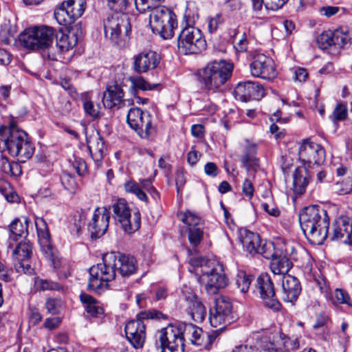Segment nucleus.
Here are the masks:
<instances>
[{
  "mask_svg": "<svg viewBox=\"0 0 352 352\" xmlns=\"http://www.w3.org/2000/svg\"><path fill=\"white\" fill-rule=\"evenodd\" d=\"M137 270L138 263L134 256L119 252L106 253L102 256V263L89 268L87 287L100 294L108 288V283L116 278L117 273L129 277Z\"/></svg>",
  "mask_w": 352,
  "mask_h": 352,
  "instance_id": "1",
  "label": "nucleus"
},
{
  "mask_svg": "<svg viewBox=\"0 0 352 352\" xmlns=\"http://www.w3.org/2000/svg\"><path fill=\"white\" fill-rule=\"evenodd\" d=\"M302 230L310 243L322 245L329 236V217L327 211L318 205H310L299 214Z\"/></svg>",
  "mask_w": 352,
  "mask_h": 352,
  "instance_id": "2",
  "label": "nucleus"
},
{
  "mask_svg": "<svg viewBox=\"0 0 352 352\" xmlns=\"http://www.w3.org/2000/svg\"><path fill=\"white\" fill-rule=\"evenodd\" d=\"M6 151L12 156L18 157L21 162L30 159L34 152L28 133L19 129L14 121L8 126H0V151Z\"/></svg>",
  "mask_w": 352,
  "mask_h": 352,
  "instance_id": "3",
  "label": "nucleus"
},
{
  "mask_svg": "<svg viewBox=\"0 0 352 352\" xmlns=\"http://www.w3.org/2000/svg\"><path fill=\"white\" fill-rule=\"evenodd\" d=\"M234 65L225 60H212L197 73L201 88L208 94L222 92L230 79Z\"/></svg>",
  "mask_w": 352,
  "mask_h": 352,
  "instance_id": "4",
  "label": "nucleus"
},
{
  "mask_svg": "<svg viewBox=\"0 0 352 352\" xmlns=\"http://www.w3.org/2000/svg\"><path fill=\"white\" fill-rule=\"evenodd\" d=\"M190 263L197 270L200 268L198 281L208 294H215L228 285V279L223 272V265L219 262L198 257L192 258Z\"/></svg>",
  "mask_w": 352,
  "mask_h": 352,
  "instance_id": "5",
  "label": "nucleus"
},
{
  "mask_svg": "<svg viewBox=\"0 0 352 352\" xmlns=\"http://www.w3.org/2000/svg\"><path fill=\"white\" fill-rule=\"evenodd\" d=\"M184 19L187 26L183 28L179 35L178 49L184 54H198L205 50L206 41L201 31L192 25L199 19L197 10H191L190 8L188 7Z\"/></svg>",
  "mask_w": 352,
  "mask_h": 352,
  "instance_id": "6",
  "label": "nucleus"
},
{
  "mask_svg": "<svg viewBox=\"0 0 352 352\" xmlns=\"http://www.w3.org/2000/svg\"><path fill=\"white\" fill-rule=\"evenodd\" d=\"M104 34L112 43L124 47L129 40L131 27L126 13H113L103 21Z\"/></svg>",
  "mask_w": 352,
  "mask_h": 352,
  "instance_id": "7",
  "label": "nucleus"
},
{
  "mask_svg": "<svg viewBox=\"0 0 352 352\" xmlns=\"http://www.w3.org/2000/svg\"><path fill=\"white\" fill-rule=\"evenodd\" d=\"M149 26L154 34L164 39L171 38L177 26L176 15L165 6L155 8L150 14Z\"/></svg>",
  "mask_w": 352,
  "mask_h": 352,
  "instance_id": "8",
  "label": "nucleus"
},
{
  "mask_svg": "<svg viewBox=\"0 0 352 352\" xmlns=\"http://www.w3.org/2000/svg\"><path fill=\"white\" fill-rule=\"evenodd\" d=\"M55 31L47 26L32 27L25 29L19 36L21 45L32 50L49 47L52 43Z\"/></svg>",
  "mask_w": 352,
  "mask_h": 352,
  "instance_id": "9",
  "label": "nucleus"
},
{
  "mask_svg": "<svg viewBox=\"0 0 352 352\" xmlns=\"http://www.w3.org/2000/svg\"><path fill=\"white\" fill-rule=\"evenodd\" d=\"M139 319L128 322L125 326V333L128 341L135 349L143 347L146 340V326L143 319L166 318V316L155 309L141 312Z\"/></svg>",
  "mask_w": 352,
  "mask_h": 352,
  "instance_id": "10",
  "label": "nucleus"
},
{
  "mask_svg": "<svg viewBox=\"0 0 352 352\" xmlns=\"http://www.w3.org/2000/svg\"><path fill=\"white\" fill-rule=\"evenodd\" d=\"M126 121L129 126L142 138L148 139L156 133L153 116L147 111L138 107L131 108L128 112Z\"/></svg>",
  "mask_w": 352,
  "mask_h": 352,
  "instance_id": "11",
  "label": "nucleus"
},
{
  "mask_svg": "<svg viewBox=\"0 0 352 352\" xmlns=\"http://www.w3.org/2000/svg\"><path fill=\"white\" fill-rule=\"evenodd\" d=\"M156 344L162 352H184V341L177 323L162 328L156 333Z\"/></svg>",
  "mask_w": 352,
  "mask_h": 352,
  "instance_id": "12",
  "label": "nucleus"
},
{
  "mask_svg": "<svg viewBox=\"0 0 352 352\" xmlns=\"http://www.w3.org/2000/svg\"><path fill=\"white\" fill-rule=\"evenodd\" d=\"M85 8L86 0H66L55 9L54 17L61 25H76V20L83 14Z\"/></svg>",
  "mask_w": 352,
  "mask_h": 352,
  "instance_id": "13",
  "label": "nucleus"
},
{
  "mask_svg": "<svg viewBox=\"0 0 352 352\" xmlns=\"http://www.w3.org/2000/svg\"><path fill=\"white\" fill-rule=\"evenodd\" d=\"M113 217L120 223L123 230L126 233H132L138 230L141 225V215L139 211L133 213L131 221V212L127 201L124 199H118L111 206Z\"/></svg>",
  "mask_w": 352,
  "mask_h": 352,
  "instance_id": "14",
  "label": "nucleus"
},
{
  "mask_svg": "<svg viewBox=\"0 0 352 352\" xmlns=\"http://www.w3.org/2000/svg\"><path fill=\"white\" fill-rule=\"evenodd\" d=\"M232 309V304L229 298L224 296L218 298L216 300L214 311L211 312L209 317L211 326L219 327V329L221 330L233 322L235 315Z\"/></svg>",
  "mask_w": 352,
  "mask_h": 352,
  "instance_id": "15",
  "label": "nucleus"
},
{
  "mask_svg": "<svg viewBox=\"0 0 352 352\" xmlns=\"http://www.w3.org/2000/svg\"><path fill=\"white\" fill-rule=\"evenodd\" d=\"M255 292L259 294L266 307L274 311L280 309L281 304L276 298L274 283L267 274H262L257 278Z\"/></svg>",
  "mask_w": 352,
  "mask_h": 352,
  "instance_id": "16",
  "label": "nucleus"
},
{
  "mask_svg": "<svg viewBox=\"0 0 352 352\" xmlns=\"http://www.w3.org/2000/svg\"><path fill=\"white\" fill-rule=\"evenodd\" d=\"M250 68L252 76L265 80H272L277 76L274 61L263 54L254 56Z\"/></svg>",
  "mask_w": 352,
  "mask_h": 352,
  "instance_id": "17",
  "label": "nucleus"
},
{
  "mask_svg": "<svg viewBox=\"0 0 352 352\" xmlns=\"http://www.w3.org/2000/svg\"><path fill=\"white\" fill-rule=\"evenodd\" d=\"M299 159L303 164H322L325 160V151L324 148L308 140L303 141L298 151Z\"/></svg>",
  "mask_w": 352,
  "mask_h": 352,
  "instance_id": "18",
  "label": "nucleus"
},
{
  "mask_svg": "<svg viewBox=\"0 0 352 352\" xmlns=\"http://www.w3.org/2000/svg\"><path fill=\"white\" fill-rule=\"evenodd\" d=\"M327 239L331 241L352 244V219L346 216L336 219L332 224V230L329 232Z\"/></svg>",
  "mask_w": 352,
  "mask_h": 352,
  "instance_id": "19",
  "label": "nucleus"
},
{
  "mask_svg": "<svg viewBox=\"0 0 352 352\" xmlns=\"http://www.w3.org/2000/svg\"><path fill=\"white\" fill-rule=\"evenodd\" d=\"M183 309L189 317L196 322L204 321L206 309L201 299L193 292L184 291Z\"/></svg>",
  "mask_w": 352,
  "mask_h": 352,
  "instance_id": "20",
  "label": "nucleus"
},
{
  "mask_svg": "<svg viewBox=\"0 0 352 352\" xmlns=\"http://www.w3.org/2000/svg\"><path fill=\"white\" fill-rule=\"evenodd\" d=\"M32 247L29 241L19 243L12 252L13 259L15 261L14 267L19 272L31 274L33 269L29 264V259L32 253Z\"/></svg>",
  "mask_w": 352,
  "mask_h": 352,
  "instance_id": "21",
  "label": "nucleus"
},
{
  "mask_svg": "<svg viewBox=\"0 0 352 352\" xmlns=\"http://www.w3.org/2000/svg\"><path fill=\"white\" fill-rule=\"evenodd\" d=\"M235 98L242 102L260 100L265 95L263 87L256 82L247 81L239 82L234 90Z\"/></svg>",
  "mask_w": 352,
  "mask_h": 352,
  "instance_id": "22",
  "label": "nucleus"
},
{
  "mask_svg": "<svg viewBox=\"0 0 352 352\" xmlns=\"http://www.w3.org/2000/svg\"><path fill=\"white\" fill-rule=\"evenodd\" d=\"M110 212L109 209L99 208L94 211L91 222L89 223V229L92 237L100 238L105 234L109 227Z\"/></svg>",
  "mask_w": 352,
  "mask_h": 352,
  "instance_id": "23",
  "label": "nucleus"
},
{
  "mask_svg": "<svg viewBox=\"0 0 352 352\" xmlns=\"http://www.w3.org/2000/svg\"><path fill=\"white\" fill-rule=\"evenodd\" d=\"M68 33L62 34L56 41V46L61 52L72 50L78 43V41L83 35V29L80 23L76 25H67Z\"/></svg>",
  "mask_w": 352,
  "mask_h": 352,
  "instance_id": "24",
  "label": "nucleus"
},
{
  "mask_svg": "<svg viewBox=\"0 0 352 352\" xmlns=\"http://www.w3.org/2000/svg\"><path fill=\"white\" fill-rule=\"evenodd\" d=\"M160 56L154 51L143 52L134 57L133 68L138 73H144L157 67Z\"/></svg>",
  "mask_w": 352,
  "mask_h": 352,
  "instance_id": "25",
  "label": "nucleus"
},
{
  "mask_svg": "<svg viewBox=\"0 0 352 352\" xmlns=\"http://www.w3.org/2000/svg\"><path fill=\"white\" fill-rule=\"evenodd\" d=\"M281 295L285 302L294 303L301 292V285L298 279L291 275H285L282 278Z\"/></svg>",
  "mask_w": 352,
  "mask_h": 352,
  "instance_id": "26",
  "label": "nucleus"
},
{
  "mask_svg": "<svg viewBox=\"0 0 352 352\" xmlns=\"http://www.w3.org/2000/svg\"><path fill=\"white\" fill-rule=\"evenodd\" d=\"M177 325L184 342L188 340L197 346H201L204 344L205 333L201 328L191 323L182 322H178Z\"/></svg>",
  "mask_w": 352,
  "mask_h": 352,
  "instance_id": "27",
  "label": "nucleus"
},
{
  "mask_svg": "<svg viewBox=\"0 0 352 352\" xmlns=\"http://www.w3.org/2000/svg\"><path fill=\"white\" fill-rule=\"evenodd\" d=\"M79 298L84 309L89 317L100 318L104 315V309L102 305L95 298L85 292H82Z\"/></svg>",
  "mask_w": 352,
  "mask_h": 352,
  "instance_id": "28",
  "label": "nucleus"
},
{
  "mask_svg": "<svg viewBox=\"0 0 352 352\" xmlns=\"http://www.w3.org/2000/svg\"><path fill=\"white\" fill-rule=\"evenodd\" d=\"M88 148L96 165L100 167L105 155V145L103 138L98 133L87 140Z\"/></svg>",
  "mask_w": 352,
  "mask_h": 352,
  "instance_id": "29",
  "label": "nucleus"
},
{
  "mask_svg": "<svg viewBox=\"0 0 352 352\" xmlns=\"http://www.w3.org/2000/svg\"><path fill=\"white\" fill-rule=\"evenodd\" d=\"M333 32L336 54L342 49L348 48L352 44V32L347 27H340Z\"/></svg>",
  "mask_w": 352,
  "mask_h": 352,
  "instance_id": "30",
  "label": "nucleus"
},
{
  "mask_svg": "<svg viewBox=\"0 0 352 352\" xmlns=\"http://www.w3.org/2000/svg\"><path fill=\"white\" fill-rule=\"evenodd\" d=\"M30 220L26 217L21 219H15L9 225V239L16 241L21 237H26L28 234V225Z\"/></svg>",
  "mask_w": 352,
  "mask_h": 352,
  "instance_id": "31",
  "label": "nucleus"
},
{
  "mask_svg": "<svg viewBox=\"0 0 352 352\" xmlns=\"http://www.w3.org/2000/svg\"><path fill=\"white\" fill-rule=\"evenodd\" d=\"M239 240L243 249L252 255L256 254L257 250L262 241L257 233L247 230L240 232Z\"/></svg>",
  "mask_w": 352,
  "mask_h": 352,
  "instance_id": "32",
  "label": "nucleus"
},
{
  "mask_svg": "<svg viewBox=\"0 0 352 352\" xmlns=\"http://www.w3.org/2000/svg\"><path fill=\"white\" fill-rule=\"evenodd\" d=\"M311 178L310 173L303 167L297 168L293 175V187L295 193L302 195L309 183Z\"/></svg>",
  "mask_w": 352,
  "mask_h": 352,
  "instance_id": "33",
  "label": "nucleus"
},
{
  "mask_svg": "<svg viewBox=\"0 0 352 352\" xmlns=\"http://www.w3.org/2000/svg\"><path fill=\"white\" fill-rule=\"evenodd\" d=\"M270 260V269L274 275H288V272L293 266L292 263L283 254L282 250Z\"/></svg>",
  "mask_w": 352,
  "mask_h": 352,
  "instance_id": "34",
  "label": "nucleus"
},
{
  "mask_svg": "<svg viewBox=\"0 0 352 352\" xmlns=\"http://www.w3.org/2000/svg\"><path fill=\"white\" fill-rule=\"evenodd\" d=\"M124 97L122 88L118 85L109 86L104 93L102 102L105 107L111 109L118 104Z\"/></svg>",
  "mask_w": 352,
  "mask_h": 352,
  "instance_id": "35",
  "label": "nucleus"
},
{
  "mask_svg": "<svg viewBox=\"0 0 352 352\" xmlns=\"http://www.w3.org/2000/svg\"><path fill=\"white\" fill-rule=\"evenodd\" d=\"M246 142L245 153L241 159V162L248 171H250V169L252 168L255 172L254 167L258 166V160L255 156L257 146L254 143H250L248 140Z\"/></svg>",
  "mask_w": 352,
  "mask_h": 352,
  "instance_id": "36",
  "label": "nucleus"
},
{
  "mask_svg": "<svg viewBox=\"0 0 352 352\" xmlns=\"http://www.w3.org/2000/svg\"><path fill=\"white\" fill-rule=\"evenodd\" d=\"M316 43L319 48L323 50H329L330 53L334 52L333 32L331 30L324 31L316 38Z\"/></svg>",
  "mask_w": 352,
  "mask_h": 352,
  "instance_id": "37",
  "label": "nucleus"
},
{
  "mask_svg": "<svg viewBox=\"0 0 352 352\" xmlns=\"http://www.w3.org/2000/svg\"><path fill=\"white\" fill-rule=\"evenodd\" d=\"M256 254L262 255L266 259H272L278 255L281 251L280 249L276 247L275 244L272 241H261L258 247Z\"/></svg>",
  "mask_w": 352,
  "mask_h": 352,
  "instance_id": "38",
  "label": "nucleus"
},
{
  "mask_svg": "<svg viewBox=\"0 0 352 352\" xmlns=\"http://www.w3.org/2000/svg\"><path fill=\"white\" fill-rule=\"evenodd\" d=\"M35 226L39 240L48 244L50 240V234L46 221L42 217H36Z\"/></svg>",
  "mask_w": 352,
  "mask_h": 352,
  "instance_id": "39",
  "label": "nucleus"
},
{
  "mask_svg": "<svg viewBox=\"0 0 352 352\" xmlns=\"http://www.w3.org/2000/svg\"><path fill=\"white\" fill-rule=\"evenodd\" d=\"M124 189L126 192L135 195L140 200L147 202L148 198L146 193L142 190L140 186L133 180H128L124 184Z\"/></svg>",
  "mask_w": 352,
  "mask_h": 352,
  "instance_id": "40",
  "label": "nucleus"
},
{
  "mask_svg": "<svg viewBox=\"0 0 352 352\" xmlns=\"http://www.w3.org/2000/svg\"><path fill=\"white\" fill-rule=\"evenodd\" d=\"M129 80L131 82V92L133 95H135L137 89L151 90L155 87L146 82L142 77L130 78Z\"/></svg>",
  "mask_w": 352,
  "mask_h": 352,
  "instance_id": "41",
  "label": "nucleus"
},
{
  "mask_svg": "<svg viewBox=\"0 0 352 352\" xmlns=\"http://www.w3.org/2000/svg\"><path fill=\"white\" fill-rule=\"evenodd\" d=\"M45 305L47 312L52 315L60 314L64 308V302L60 298H49Z\"/></svg>",
  "mask_w": 352,
  "mask_h": 352,
  "instance_id": "42",
  "label": "nucleus"
},
{
  "mask_svg": "<svg viewBox=\"0 0 352 352\" xmlns=\"http://www.w3.org/2000/svg\"><path fill=\"white\" fill-rule=\"evenodd\" d=\"M331 302L335 306H338L341 304L351 305V298L346 291L337 288L334 290L332 294Z\"/></svg>",
  "mask_w": 352,
  "mask_h": 352,
  "instance_id": "43",
  "label": "nucleus"
},
{
  "mask_svg": "<svg viewBox=\"0 0 352 352\" xmlns=\"http://www.w3.org/2000/svg\"><path fill=\"white\" fill-rule=\"evenodd\" d=\"M61 184L64 188L72 194H75L78 188L75 178L70 173L64 172L60 176Z\"/></svg>",
  "mask_w": 352,
  "mask_h": 352,
  "instance_id": "44",
  "label": "nucleus"
},
{
  "mask_svg": "<svg viewBox=\"0 0 352 352\" xmlns=\"http://www.w3.org/2000/svg\"><path fill=\"white\" fill-rule=\"evenodd\" d=\"M224 22V18L221 13H217L214 16H209L207 18V29L210 34H214L220 25Z\"/></svg>",
  "mask_w": 352,
  "mask_h": 352,
  "instance_id": "45",
  "label": "nucleus"
},
{
  "mask_svg": "<svg viewBox=\"0 0 352 352\" xmlns=\"http://www.w3.org/2000/svg\"><path fill=\"white\" fill-rule=\"evenodd\" d=\"M2 170L10 175H19L21 170L20 165L16 162H10L6 157L1 159Z\"/></svg>",
  "mask_w": 352,
  "mask_h": 352,
  "instance_id": "46",
  "label": "nucleus"
},
{
  "mask_svg": "<svg viewBox=\"0 0 352 352\" xmlns=\"http://www.w3.org/2000/svg\"><path fill=\"white\" fill-rule=\"evenodd\" d=\"M333 190L338 195H346L352 190V179L347 177L340 182H337L333 186Z\"/></svg>",
  "mask_w": 352,
  "mask_h": 352,
  "instance_id": "47",
  "label": "nucleus"
},
{
  "mask_svg": "<svg viewBox=\"0 0 352 352\" xmlns=\"http://www.w3.org/2000/svg\"><path fill=\"white\" fill-rule=\"evenodd\" d=\"M252 280V276L241 272L238 274L236 279L237 287L243 293H246Z\"/></svg>",
  "mask_w": 352,
  "mask_h": 352,
  "instance_id": "48",
  "label": "nucleus"
},
{
  "mask_svg": "<svg viewBox=\"0 0 352 352\" xmlns=\"http://www.w3.org/2000/svg\"><path fill=\"white\" fill-rule=\"evenodd\" d=\"M348 115V109L346 106L340 102L337 104L336 107H335L331 116V120L336 123L339 121H343L344 120Z\"/></svg>",
  "mask_w": 352,
  "mask_h": 352,
  "instance_id": "49",
  "label": "nucleus"
},
{
  "mask_svg": "<svg viewBox=\"0 0 352 352\" xmlns=\"http://www.w3.org/2000/svg\"><path fill=\"white\" fill-rule=\"evenodd\" d=\"M180 219L189 227L199 225L201 221V218L197 214L190 210L181 214Z\"/></svg>",
  "mask_w": 352,
  "mask_h": 352,
  "instance_id": "50",
  "label": "nucleus"
},
{
  "mask_svg": "<svg viewBox=\"0 0 352 352\" xmlns=\"http://www.w3.org/2000/svg\"><path fill=\"white\" fill-rule=\"evenodd\" d=\"M108 8L115 11V13H124V11L126 9L129 1L128 0H106Z\"/></svg>",
  "mask_w": 352,
  "mask_h": 352,
  "instance_id": "51",
  "label": "nucleus"
},
{
  "mask_svg": "<svg viewBox=\"0 0 352 352\" xmlns=\"http://www.w3.org/2000/svg\"><path fill=\"white\" fill-rule=\"evenodd\" d=\"M204 232L199 228H189L188 229V240L194 246H197L203 239Z\"/></svg>",
  "mask_w": 352,
  "mask_h": 352,
  "instance_id": "52",
  "label": "nucleus"
},
{
  "mask_svg": "<svg viewBox=\"0 0 352 352\" xmlns=\"http://www.w3.org/2000/svg\"><path fill=\"white\" fill-rule=\"evenodd\" d=\"M36 284L41 290H55L60 291L62 286L56 282L52 281L47 279H38L36 280Z\"/></svg>",
  "mask_w": 352,
  "mask_h": 352,
  "instance_id": "53",
  "label": "nucleus"
},
{
  "mask_svg": "<svg viewBox=\"0 0 352 352\" xmlns=\"http://www.w3.org/2000/svg\"><path fill=\"white\" fill-rule=\"evenodd\" d=\"M83 109L85 113L93 118H97L99 117V109L98 106L96 107L94 102L87 99L83 100L82 102Z\"/></svg>",
  "mask_w": 352,
  "mask_h": 352,
  "instance_id": "54",
  "label": "nucleus"
},
{
  "mask_svg": "<svg viewBox=\"0 0 352 352\" xmlns=\"http://www.w3.org/2000/svg\"><path fill=\"white\" fill-rule=\"evenodd\" d=\"M218 336V330L214 331L210 333H205V339L204 340V344L201 346H203L206 350H210Z\"/></svg>",
  "mask_w": 352,
  "mask_h": 352,
  "instance_id": "55",
  "label": "nucleus"
},
{
  "mask_svg": "<svg viewBox=\"0 0 352 352\" xmlns=\"http://www.w3.org/2000/svg\"><path fill=\"white\" fill-rule=\"evenodd\" d=\"M29 322L33 325H37L43 318L38 309L35 307H30L28 312Z\"/></svg>",
  "mask_w": 352,
  "mask_h": 352,
  "instance_id": "56",
  "label": "nucleus"
},
{
  "mask_svg": "<svg viewBox=\"0 0 352 352\" xmlns=\"http://www.w3.org/2000/svg\"><path fill=\"white\" fill-rule=\"evenodd\" d=\"M340 10V8L333 6H325L319 8L318 12L322 16L330 18L336 15Z\"/></svg>",
  "mask_w": 352,
  "mask_h": 352,
  "instance_id": "57",
  "label": "nucleus"
},
{
  "mask_svg": "<svg viewBox=\"0 0 352 352\" xmlns=\"http://www.w3.org/2000/svg\"><path fill=\"white\" fill-rule=\"evenodd\" d=\"M84 221L80 216L76 217L74 219V222L69 224L70 232L74 235H79L81 232V228L84 226Z\"/></svg>",
  "mask_w": 352,
  "mask_h": 352,
  "instance_id": "58",
  "label": "nucleus"
},
{
  "mask_svg": "<svg viewBox=\"0 0 352 352\" xmlns=\"http://www.w3.org/2000/svg\"><path fill=\"white\" fill-rule=\"evenodd\" d=\"M242 192L249 199L253 197L254 188L252 180L250 177L244 180L242 186Z\"/></svg>",
  "mask_w": 352,
  "mask_h": 352,
  "instance_id": "59",
  "label": "nucleus"
},
{
  "mask_svg": "<svg viewBox=\"0 0 352 352\" xmlns=\"http://www.w3.org/2000/svg\"><path fill=\"white\" fill-rule=\"evenodd\" d=\"M61 318L60 317L48 318L45 320L43 327L50 331L56 329L61 324Z\"/></svg>",
  "mask_w": 352,
  "mask_h": 352,
  "instance_id": "60",
  "label": "nucleus"
},
{
  "mask_svg": "<svg viewBox=\"0 0 352 352\" xmlns=\"http://www.w3.org/2000/svg\"><path fill=\"white\" fill-rule=\"evenodd\" d=\"M73 166L80 176H83L87 173V164L85 160L81 158L76 159Z\"/></svg>",
  "mask_w": 352,
  "mask_h": 352,
  "instance_id": "61",
  "label": "nucleus"
},
{
  "mask_svg": "<svg viewBox=\"0 0 352 352\" xmlns=\"http://www.w3.org/2000/svg\"><path fill=\"white\" fill-rule=\"evenodd\" d=\"M287 0H265V8L268 10H276L282 8Z\"/></svg>",
  "mask_w": 352,
  "mask_h": 352,
  "instance_id": "62",
  "label": "nucleus"
},
{
  "mask_svg": "<svg viewBox=\"0 0 352 352\" xmlns=\"http://www.w3.org/2000/svg\"><path fill=\"white\" fill-rule=\"evenodd\" d=\"M204 172L207 175L214 177L219 174V170L214 163L208 162L204 166Z\"/></svg>",
  "mask_w": 352,
  "mask_h": 352,
  "instance_id": "63",
  "label": "nucleus"
},
{
  "mask_svg": "<svg viewBox=\"0 0 352 352\" xmlns=\"http://www.w3.org/2000/svg\"><path fill=\"white\" fill-rule=\"evenodd\" d=\"M308 77V73L305 68L298 67L294 72V79L296 81L304 82Z\"/></svg>",
  "mask_w": 352,
  "mask_h": 352,
  "instance_id": "64",
  "label": "nucleus"
}]
</instances>
